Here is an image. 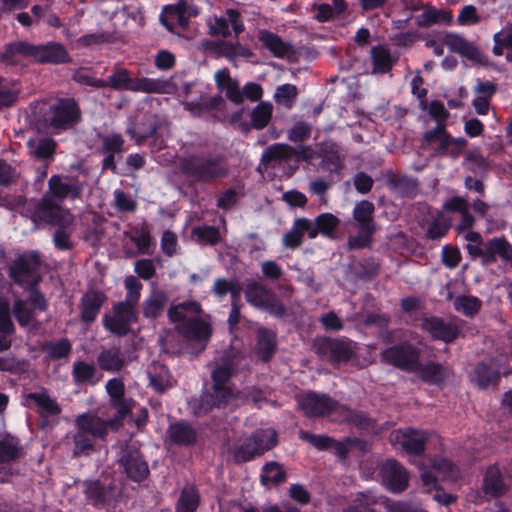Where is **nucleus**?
I'll use <instances>...</instances> for the list:
<instances>
[{
	"label": "nucleus",
	"mask_w": 512,
	"mask_h": 512,
	"mask_svg": "<svg viewBox=\"0 0 512 512\" xmlns=\"http://www.w3.org/2000/svg\"><path fill=\"white\" fill-rule=\"evenodd\" d=\"M83 184L78 180L61 175H52L48 181V190L37 203L33 212V220L44 221L53 225H69L73 216L69 210L62 207L66 198L81 197Z\"/></svg>",
	"instance_id": "nucleus-1"
},
{
	"label": "nucleus",
	"mask_w": 512,
	"mask_h": 512,
	"mask_svg": "<svg viewBox=\"0 0 512 512\" xmlns=\"http://www.w3.org/2000/svg\"><path fill=\"white\" fill-rule=\"evenodd\" d=\"M169 320L184 337L201 344L204 349L212 335L210 316L205 314L201 305L194 300L172 305L168 311Z\"/></svg>",
	"instance_id": "nucleus-2"
},
{
	"label": "nucleus",
	"mask_w": 512,
	"mask_h": 512,
	"mask_svg": "<svg viewBox=\"0 0 512 512\" xmlns=\"http://www.w3.org/2000/svg\"><path fill=\"white\" fill-rule=\"evenodd\" d=\"M2 58L8 64H17L25 58L51 64L65 63L70 59L67 50L60 43L31 45L23 41L7 45Z\"/></svg>",
	"instance_id": "nucleus-3"
},
{
	"label": "nucleus",
	"mask_w": 512,
	"mask_h": 512,
	"mask_svg": "<svg viewBox=\"0 0 512 512\" xmlns=\"http://www.w3.org/2000/svg\"><path fill=\"white\" fill-rule=\"evenodd\" d=\"M321 159L319 169L323 172L341 176L345 169L346 153L343 148L335 142L326 141L320 144L318 152L310 146L297 144L290 146V159L297 161H311L315 157Z\"/></svg>",
	"instance_id": "nucleus-4"
},
{
	"label": "nucleus",
	"mask_w": 512,
	"mask_h": 512,
	"mask_svg": "<svg viewBox=\"0 0 512 512\" xmlns=\"http://www.w3.org/2000/svg\"><path fill=\"white\" fill-rule=\"evenodd\" d=\"M182 172L193 181L216 182L229 174V165L220 155H193L181 160Z\"/></svg>",
	"instance_id": "nucleus-5"
},
{
	"label": "nucleus",
	"mask_w": 512,
	"mask_h": 512,
	"mask_svg": "<svg viewBox=\"0 0 512 512\" xmlns=\"http://www.w3.org/2000/svg\"><path fill=\"white\" fill-rule=\"evenodd\" d=\"M299 437L319 451H332L342 463L348 460L349 454L354 450H358L362 455L368 451L367 442L358 437H345L338 441L332 437L313 434L305 430L299 431Z\"/></svg>",
	"instance_id": "nucleus-6"
},
{
	"label": "nucleus",
	"mask_w": 512,
	"mask_h": 512,
	"mask_svg": "<svg viewBox=\"0 0 512 512\" xmlns=\"http://www.w3.org/2000/svg\"><path fill=\"white\" fill-rule=\"evenodd\" d=\"M316 353L333 366L350 362L356 355V343L347 337H322L315 343Z\"/></svg>",
	"instance_id": "nucleus-7"
},
{
	"label": "nucleus",
	"mask_w": 512,
	"mask_h": 512,
	"mask_svg": "<svg viewBox=\"0 0 512 512\" xmlns=\"http://www.w3.org/2000/svg\"><path fill=\"white\" fill-rule=\"evenodd\" d=\"M420 356L421 350L409 342L392 345L381 352L384 363L409 373L416 372Z\"/></svg>",
	"instance_id": "nucleus-8"
},
{
	"label": "nucleus",
	"mask_w": 512,
	"mask_h": 512,
	"mask_svg": "<svg viewBox=\"0 0 512 512\" xmlns=\"http://www.w3.org/2000/svg\"><path fill=\"white\" fill-rule=\"evenodd\" d=\"M80 118L77 104L71 99L60 100L50 106L45 116L47 128L53 133L72 128Z\"/></svg>",
	"instance_id": "nucleus-9"
},
{
	"label": "nucleus",
	"mask_w": 512,
	"mask_h": 512,
	"mask_svg": "<svg viewBox=\"0 0 512 512\" xmlns=\"http://www.w3.org/2000/svg\"><path fill=\"white\" fill-rule=\"evenodd\" d=\"M41 260L37 252L20 255L10 267V276L20 285H36L40 281Z\"/></svg>",
	"instance_id": "nucleus-10"
},
{
	"label": "nucleus",
	"mask_w": 512,
	"mask_h": 512,
	"mask_svg": "<svg viewBox=\"0 0 512 512\" xmlns=\"http://www.w3.org/2000/svg\"><path fill=\"white\" fill-rule=\"evenodd\" d=\"M428 439V432L412 427L397 429L390 434L391 443L399 445L410 456H422Z\"/></svg>",
	"instance_id": "nucleus-11"
},
{
	"label": "nucleus",
	"mask_w": 512,
	"mask_h": 512,
	"mask_svg": "<svg viewBox=\"0 0 512 512\" xmlns=\"http://www.w3.org/2000/svg\"><path fill=\"white\" fill-rule=\"evenodd\" d=\"M297 402L306 416L315 418L329 416L341 406L337 400L329 395L318 394L313 391L297 396Z\"/></svg>",
	"instance_id": "nucleus-12"
},
{
	"label": "nucleus",
	"mask_w": 512,
	"mask_h": 512,
	"mask_svg": "<svg viewBox=\"0 0 512 512\" xmlns=\"http://www.w3.org/2000/svg\"><path fill=\"white\" fill-rule=\"evenodd\" d=\"M421 330L429 334L432 340L453 343L461 334V327L455 322H447L442 317L426 316L421 319Z\"/></svg>",
	"instance_id": "nucleus-13"
},
{
	"label": "nucleus",
	"mask_w": 512,
	"mask_h": 512,
	"mask_svg": "<svg viewBox=\"0 0 512 512\" xmlns=\"http://www.w3.org/2000/svg\"><path fill=\"white\" fill-rule=\"evenodd\" d=\"M231 368L228 365L217 367L212 372L213 392L203 396L202 401L212 406L220 407L229 403L234 394L229 385Z\"/></svg>",
	"instance_id": "nucleus-14"
},
{
	"label": "nucleus",
	"mask_w": 512,
	"mask_h": 512,
	"mask_svg": "<svg viewBox=\"0 0 512 512\" xmlns=\"http://www.w3.org/2000/svg\"><path fill=\"white\" fill-rule=\"evenodd\" d=\"M244 110L234 113L231 123L236 125L242 132L248 133L251 129L261 130L265 128L272 118L273 105L269 102H260L250 113V122L242 119Z\"/></svg>",
	"instance_id": "nucleus-15"
},
{
	"label": "nucleus",
	"mask_w": 512,
	"mask_h": 512,
	"mask_svg": "<svg viewBox=\"0 0 512 512\" xmlns=\"http://www.w3.org/2000/svg\"><path fill=\"white\" fill-rule=\"evenodd\" d=\"M380 473L382 481L389 491L400 493L408 487V471L397 460L387 459L382 464Z\"/></svg>",
	"instance_id": "nucleus-16"
},
{
	"label": "nucleus",
	"mask_w": 512,
	"mask_h": 512,
	"mask_svg": "<svg viewBox=\"0 0 512 512\" xmlns=\"http://www.w3.org/2000/svg\"><path fill=\"white\" fill-rule=\"evenodd\" d=\"M245 297L253 306L264 309L276 316H282L285 312L284 306L279 303L275 296L258 283H251L247 286Z\"/></svg>",
	"instance_id": "nucleus-17"
},
{
	"label": "nucleus",
	"mask_w": 512,
	"mask_h": 512,
	"mask_svg": "<svg viewBox=\"0 0 512 512\" xmlns=\"http://www.w3.org/2000/svg\"><path fill=\"white\" fill-rule=\"evenodd\" d=\"M134 308L127 304L118 303L114 306L112 316H104L103 323L111 333L122 336L129 332L130 324L136 321Z\"/></svg>",
	"instance_id": "nucleus-18"
},
{
	"label": "nucleus",
	"mask_w": 512,
	"mask_h": 512,
	"mask_svg": "<svg viewBox=\"0 0 512 512\" xmlns=\"http://www.w3.org/2000/svg\"><path fill=\"white\" fill-rule=\"evenodd\" d=\"M119 462L127 476L133 481H142L149 474V468L146 461L136 449H124Z\"/></svg>",
	"instance_id": "nucleus-19"
},
{
	"label": "nucleus",
	"mask_w": 512,
	"mask_h": 512,
	"mask_svg": "<svg viewBox=\"0 0 512 512\" xmlns=\"http://www.w3.org/2000/svg\"><path fill=\"white\" fill-rule=\"evenodd\" d=\"M75 425L81 433L101 439L107 434L108 428L114 425V420L106 421L93 413H84L76 418Z\"/></svg>",
	"instance_id": "nucleus-20"
},
{
	"label": "nucleus",
	"mask_w": 512,
	"mask_h": 512,
	"mask_svg": "<svg viewBox=\"0 0 512 512\" xmlns=\"http://www.w3.org/2000/svg\"><path fill=\"white\" fill-rule=\"evenodd\" d=\"M227 17H213L208 20L209 32L212 36L226 37L230 34L229 24H231L235 35H239L243 29V23L240 15L235 10H228Z\"/></svg>",
	"instance_id": "nucleus-21"
},
{
	"label": "nucleus",
	"mask_w": 512,
	"mask_h": 512,
	"mask_svg": "<svg viewBox=\"0 0 512 512\" xmlns=\"http://www.w3.org/2000/svg\"><path fill=\"white\" fill-rule=\"evenodd\" d=\"M24 405L36 408L41 417H51L60 414L61 407L57 401L46 392H34L25 395Z\"/></svg>",
	"instance_id": "nucleus-22"
},
{
	"label": "nucleus",
	"mask_w": 512,
	"mask_h": 512,
	"mask_svg": "<svg viewBox=\"0 0 512 512\" xmlns=\"http://www.w3.org/2000/svg\"><path fill=\"white\" fill-rule=\"evenodd\" d=\"M486 265L495 263L498 258L512 263V244L504 237H493L485 242Z\"/></svg>",
	"instance_id": "nucleus-23"
},
{
	"label": "nucleus",
	"mask_w": 512,
	"mask_h": 512,
	"mask_svg": "<svg viewBox=\"0 0 512 512\" xmlns=\"http://www.w3.org/2000/svg\"><path fill=\"white\" fill-rule=\"evenodd\" d=\"M445 44L451 52L459 54L461 57L466 58L474 63H481V52L477 46L472 42L466 40L463 36L458 34H447Z\"/></svg>",
	"instance_id": "nucleus-24"
},
{
	"label": "nucleus",
	"mask_w": 512,
	"mask_h": 512,
	"mask_svg": "<svg viewBox=\"0 0 512 512\" xmlns=\"http://www.w3.org/2000/svg\"><path fill=\"white\" fill-rule=\"evenodd\" d=\"M111 403L117 409V420H122L131 410L132 401L124 398V383L121 379H110L106 384Z\"/></svg>",
	"instance_id": "nucleus-25"
},
{
	"label": "nucleus",
	"mask_w": 512,
	"mask_h": 512,
	"mask_svg": "<svg viewBox=\"0 0 512 512\" xmlns=\"http://www.w3.org/2000/svg\"><path fill=\"white\" fill-rule=\"evenodd\" d=\"M415 373L419 374L423 382L435 386H442L449 377V369L434 361L424 364L419 361Z\"/></svg>",
	"instance_id": "nucleus-26"
},
{
	"label": "nucleus",
	"mask_w": 512,
	"mask_h": 512,
	"mask_svg": "<svg viewBox=\"0 0 512 512\" xmlns=\"http://www.w3.org/2000/svg\"><path fill=\"white\" fill-rule=\"evenodd\" d=\"M105 301L106 295L103 292L87 291L81 298V320L86 323L93 322Z\"/></svg>",
	"instance_id": "nucleus-27"
},
{
	"label": "nucleus",
	"mask_w": 512,
	"mask_h": 512,
	"mask_svg": "<svg viewBox=\"0 0 512 512\" xmlns=\"http://www.w3.org/2000/svg\"><path fill=\"white\" fill-rule=\"evenodd\" d=\"M483 490L485 494L493 497H500L509 490L502 472L496 465L487 468L483 479Z\"/></svg>",
	"instance_id": "nucleus-28"
},
{
	"label": "nucleus",
	"mask_w": 512,
	"mask_h": 512,
	"mask_svg": "<svg viewBox=\"0 0 512 512\" xmlns=\"http://www.w3.org/2000/svg\"><path fill=\"white\" fill-rule=\"evenodd\" d=\"M167 435L170 442L177 445H191L197 439V431L188 423L179 421L169 426Z\"/></svg>",
	"instance_id": "nucleus-29"
},
{
	"label": "nucleus",
	"mask_w": 512,
	"mask_h": 512,
	"mask_svg": "<svg viewBox=\"0 0 512 512\" xmlns=\"http://www.w3.org/2000/svg\"><path fill=\"white\" fill-rule=\"evenodd\" d=\"M452 20L453 14L450 10L436 9L433 6H428L421 15L417 16V25L421 28H428L438 23L450 25Z\"/></svg>",
	"instance_id": "nucleus-30"
},
{
	"label": "nucleus",
	"mask_w": 512,
	"mask_h": 512,
	"mask_svg": "<svg viewBox=\"0 0 512 512\" xmlns=\"http://www.w3.org/2000/svg\"><path fill=\"white\" fill-rule=\"evenodd\" d=\"M134 80L130 77L126 69H117L108 80H94L88 82L90 86L94 87H111L115 90H132Z\"/></svg>",
	"instance_id": "nucleus-31"
},
{
	"label": "nucleus",
	"mask_w": 512,
	"mask_h": 512,
	"mask_svg": "<svg viewBox=\"0 0 512 512\" xmlns=\"http://www.w3.org/2000/svg\"><path fill=\"white\" fill-rule=\"evenodd\" d=\"M168 297L165 292L153 288L143 302V315L155 319L160 316L167 304Z\"/></svg>",
	"instance_id": "nucleus-32"
},
{
	"label": "nucleus",
	"mask_w": 512,
	"mask_h": 512,
	"mask_svg": "<svg viewBox=\"0 0 512 512\" xmlns=\"http://www.w3.org/2000/svg\"><path fill=\"white\" fill-rule=\"evenodd\" d=\"M375 206L368 200L357 202L353 209V219L357 222L358 228L376 229L374 221Z\"/></svg>",
	"instance_id": "nucleus-33"
},
{
	"label": "nucleus",
	"mask_w": 512,
	"mask_h": 512,
	"mask_svg": "<svg viewBox=\"0 0 512 512\" xmlns=\"http://www.w3.org/2000/svg\"><path fill=\"white\" fill-rule=\"evenodd\" d=\"M27 146L30 155L39 160H51L56 149V143L51 138H32Z\"/></svg>",
	"instance_id": "nucleus-34"
},
{
	"label": "nucleus",
	"mask_w": 512,
	"mask_h": 512,
	"mask_svg": "<svg viewBox=\"0 0 512 512\" xmlns=\"http://www.w3.org/2000/svg\"><path fill=\"white\" fill-rule=\"evenodd\" d=\"M340 220L331 213H321L314 219V228L310 232V239L316 238L319 234L331 237L338 228Z\"/></svg>",
	"instance_id": "nucleus-35"
},
{
	"label": "nucleus",
	"mask_w": 512,
	"mask_h": 512,
	"mask_svg": "<svg viewBox=\"0 0 512 512\" xmlns=\"http://www.w3.org/2000/svg\"><path fill=\"white\" fill-rule=\"evenodd\" d=\"M438 142L439 145L436 149V154L438 156H449L453 159L458 158L468 144L465 138H453L451 134L445 135V137L438 140Z\"/></svg>",
	"instance_id": "nucleus-36"
},
{
	"label": "nucleus",
	"mask_w": 512,
	"mask_h": 512,
	"mask_svg": "<svg viewBox=\"0 0 512 512\" xmlns=\"http://www.w3.org/2000/svg\"><path fill=\"white\" fill-rule=\"evenodd\" d=\"M371 62L375 74H386L392 70L395 60L388 49L377 45L371 48Z\"/></svg>",
	"instance_id": "nucleus-37"
},
{
	"label": "nucleus",
	"mask_w": 512,
	"mask_h": 512,
	"mask_svg": "<svg viewBox=\"0 0 512 512\" xmlns=\"http://www.w3.org/2000/svg\"><path fill=\"white\" fill-rule=\"evenodd\" d=\"M340 409L345 412L344 420L360 430H374L377 426L376 420L364 411L351 409L346 405H341Z\"/></svg>",
	"instance_id": "nucleus-38"
},
{
	"label": "nucleus",
	"mask_w": 512,
	"mask_h": 512,
	"mask_svg": "<svg viewBox=\"0 0 512 512\" xmlns=\"http://www.w3.org/2000/svg\"><path fill=\"white\" fill-rule=\"evenodd\" d=\"M230 454L236 462H247L259 456L251 436L240 439L230 450Z\"/></svg>",
	"instance_id": "nucleus-39"
},
{
	"label": "nucleus",
	"mask_w": 512,
	"mask_h": 512,
	"mask_svg": "<svg viewBox=\"0 0 512 512\" xmlns=\"http://www.w3.org/2000/svg\"><path fill=\"white\" fill-rule=\"evenodd\" d=\"M98 364L101 369L109 372H117L121 370L125 364L118 348H109L103 350L98 356Z\"/></svg>",
	"instance_id": "nucleus-40"
},
{
	"label": "nucleus",
	"mask_w": 512,
	"mask_h": 512,
	"mask_svg": "<svg viewBox=\"0 0 512 512\" xmlns=\"http://www.w3.org/2000/svg\"><path fill=\"white\" fill-rule=\"evenodd\" d=\"M474 377L477 385L486 389L489 386H496L500 381V373L484 362L478 363L474 368Z\"/></svg>",
	"instance_id": "nucleus-41"
},
{
	"label": "nucleus",
	"mask_w": 512,
	"mask_h": 512,
	"mask_svg": "<svg viewBox=\"0 0 512 512\" xmlns=\"http://www.w3.org/2000/svg\"><path fill=\"white\" fill-rule=\"evenodd\" d=\"M73 377L77 383L95 384L100 380L95 366L82 361L74 364Z\"/></svg>",
	"instance_id": "nucleus-42"
},
{
	"label": "nucleus",
	"mask_w": 512,
	"mask_h": 512,
	"mask_svg": "<svg viewBox=\"0 0 512 512\" xmlns=\"http://www.w3.org/2000/svg\"><path fill=\"white\" fill-rule=\"evenodd\" d=\"M259 456L277 444V434L272 428L259 429L251 435Z\"/></svg>",
	"instance_id": "nucleus-43"
},
{
	"label": "nucleus",
	"mask_w": 512,
	"mask_h": 512,
	"mask_svg": "<svg viewBox=\"0 0 512 512\" xmlns=\"http://www.w3.org/2000/svg\"><path fill=\"white\" fill-rule=\"evenodd\" d=\"M13 315L19 325L28 329H37L38 323L34 318L33 311L27 306L23 300H16L13 305Z\"/></svg>",
	"instance_id": "nucleus-44"
},
{
	"label": "nucleus",
	"mask_w": 512,
	"mask_h": 512,
	"mask_svg": "<svg viewBox=\"0 0 512 512\" xmlns=\"http://www.w3.org/2000/svg\"><path fill=\"white\" fill-rule=\"evenodd\" d=\"M276 349V337L271 331L259 329L257 352L263 360H268Z\"/></svg>",
	"instance_id": "nucleus-45"
},
{
	"label": "nucleus",
	"mask_w": 512,
	"mask_h": 512,
	"mask_svg": "<svg viewBox=\"0 0 512 512\" xmlns=\"http://www.w3.org/2000/svg\"><path fill=\"white\" fill-rule=\"evenodd\" d=\"M482 302L479 298L470 295H460L454 300L453 306L457 312L467 317H473L481 309Z\"/></svg>",
	"instance_id": "nucleus-46"
},
{
	"label": "nucleus",
	"mask_w": 512,
	"mask_h": 512,
	"mask_svg": "<svg viewBox=\"0 0 512 512\" xmlns=\"http://www.w3.org/2000/svg\"><path fill=\"white\" fill-rule=\"evenodd\" d=\"M161 23L170 31H173L176 24L184 27L187 20L180 6H166L160 16Z\"/></svg>",
	"instance_id": "nucleus-47"
},
{
	"label": "nucleus",
	"mask_w": 512,
	"mask_h": 512,
	"mask_svg": "<svg viewBox=\"0 0 512 512\" xmlns=\"http://www.w3.org/2000/svg\"><path fill=\"white\" fill-rule=\"evenodd\" d=\"M355 500L365 512H385L388 508L384 498L377 497L371 492H361Z\"/></svg>",
	"instance_id": "nucleus-48"
},
{
	"label": "nucleus",
	"mask_w": 512,
	"mask_h": 512,
	"mask_svg": "<svg viewBox=\"0 0 512 512\" xmlns=\"http://www.w3.org/2000/svg\"><path fill=\"white\" fill-rule=\"evenodd\" d=\"M259 40L276 57H283L287 52L286 44L275 34L262 30L259 32Z\"/></svg>",
	"instance_id": "nucleus-49"
},
{
	"label": "nucleus",
	"mask_w": 512,
	"mask_h": 512,
	"mask_svg": "<svg viewBox=\"0 0 512 512\" xmlns=\"http://www.w3.org/2000/svg\"><path fill=\"white\" fill-rule=\"evenodd\" d=\"M199 502L197 491L193 487L183 489L176 506V512H195Z\"/></svg>",
	"instance_id": "nucleus-50"
},
{
	"label": "nucleus",
	"mask_w": 512,
	"mask_h": 512,
	"mask_svg": "<svg viewBox=\"0 0 512 512\" xmlns=\"http://www.w3.org/2000/svg\"><path fill=\"white\" fill-rule=\"evenodd\" d=\"M19 455V444L14 437L7 436L0 440V464L13 461Z\"/></svg>",
	"instance_id": "nucleus-51"
},
{
	"label": "nucleus",
	"mask_w": 512,
	"mask_h": 512,
	"mask_svg": "<svg viewBox=\"0 0 512 512\" xmlns=\"http://www.w3.org/2000/svg\"><path fill=\"white\" fill-rule=\"evenodd\" d=\"M168 84L166 82L150 79L140 78L133 82L132 91H140L145 93H164Z\"/></svg>",
	"instance_id": "nucleus-52"
},
{
	"label": "nucleus",
	"mask_w": 512,
	"mask_h": 512,
	"mask_svg": "<svg viewBox=\"0 0 512 512\" xmlns=\"http://www.w3.org/2000/svg\"><path fill=\"white\" fill-rule=\"evenodd\" d=\"M97 438H92L87 433H81V431L77 430L76 434L74 435V450L73 454L75 456L77 455H88L90 454L94 448H95V440Z\"/></svg>",
	"instance_id": "nucleus-53"
},
{
	"label": "nucleus",
	"mask_w": 512,
	"mask_h": 512,
	"mask_svg": "<svg viewBox=\"0 0 512 512\" xmlns=\"http://www.w3.org/2000/svg\"><path fill=\"white\" fill-rule=\"evenodd\" d=\"M358 234L355 236H350L348 238V247L351 250H358L369 247L372 243V237L376 232V229H367L358 228Z\"/></svg>",
	"instance_id": "nucleus-54"
},
{
	"label": "nucleus",
	"mask_w": 512,
	"mask_h": 512,
	"mask_svg": "<svg viewBox=\"0 0 512 512\" xmlns=\"http://www.w3.org/2000/svg\"><path fill=\"white\" fill-rule=\"evenodd\" d=\"M124 283L127 289V295L125 301L120 303L127 304L134 308L139 301L142 284L134 276L126 277Z\"/></svg>",
	"instance_id": "nucleus-55"
},
{
	"label": "nucleus",
	"mask_w": 512,
	"mask_h": 512,
	"mask_svg": "<svg viewBox=\"0 0 512 512\" xmlns=\"http://www.w3.org/2000/svg\"><path fill=\"white\" fill-rule=\"evenodd\" d=\"M260 478L263 484H278L284 481L285 475L278 464L268 463L263 467Z\"/></svg>",
	"instance_id": "nucleus-56"
},
{
	"label": "nucleus",
	"mask_w": 512,
	"mask_h": 512,
	"mask_svg": "<svg viewBox=\"0 0 512 512\" xmlns=\"http://www.w3.org/2000/svg\"><path fill=\"white\" fill-rule=\"evenodd\" d=\"M192 235L200 242L216 244L220 241L219 230L213 226H199L192 230Z\"/></svg>",
	"instance_id": "nucleus-57"
},
{
	"label": "nucleus",
	"mask_w": 512,
	"mask_h": 512,
	"mask_svg": "<svg viewBox=\"0 0 512 512\" xmlns=\"http://www.w3.org/2000/svg\"><path fill=\"white\" fill-rule=\"evenodd\" d=\"M462 255L457 246L444 245L441 251V261L449 269L456 268L461 262Z\"/></svg>",
	"instance_id": "nucleus-58"
},
{
	"label": "nucleus",
	"mask_w": 512,
	"mask_h": 512,
	"mask_svg": "<svg viewBox=\"0 0 512 512\" xmlns=\"http://www.w3.org/2000/svg\"><path fill=\"white\" fill-rule=\"evenodd\" d=\"M220 52L226 58L231 60L238 57L248 58L252 55L249 49L243 47L239 43L222 42L220 44Z\"/></svg>",
	"instance_id": "nucleus-59"
},
{
	"label": "nucleus",
	"mask_w": 512,
	"mask_h": 512,
	"mask_svg": "<svg viewBox=\"0 0 512 512\" xmlns=\"http://www.w3.org/2000/svg\"><path fill=\"white\" fill-rule=\"evenodd\" d=\"M450 225L441 218L434 219L426 230V238L429 240H440L445 237L449 231Z\"/></svg>",
	"instance_id": "nucleus-60"
},
{
	"label": "nucleus",
	"mask_w": 512,
	"mask_h": 512,
	"mask_svg": "<svg viewBox=\"0 0 512 512\" xmlns=\"http://www.w3.org/2000/svg\"><path fill=\"white\" fill-rule=\"evenodd\" d=\"M18 90L9 81L0 79V109L11 106L17 97Z\"/></svg>",
	"instance_id": "nucleus-61"
},
{
	"label": "nucleus",
	"mask_w": 512,
	"mask_h": 512,
	"mask_svg": "<svg viewBox=\"0 0 512 512\" xmlns=\"http://www.w3.org/2000/svg\"><path fill=\"white\" fill-rule=\"evenodd\" d=\"M45 352L53 359H59L67 356L71 351V344L67 339H61L57 342H50L44 346Z\"/></svg>",
	"instance_id": "nucleus-62"
},
{
	"label": "nucleus",
	"mask_w": 512,
	"mask_h": 512,
	"mask_svg": "<svg viewBox=\"0 0 512 512\" xmlns=\"http://www.w3.org/2000/svg\"><path fill=\"white\" fill-rule=\"evenodd\" d=\"M114 202L116 209L122 212H133L137 207L136 201L122 190L114 191Z\"/></svg>",
	"instance_id": "nucleus-63"
},
{
	"label": "nucleus",
	"mask_w": 512,
	"mask_h": 512,
	"mask_svg": "<svg viewBox=\"0 0 512 512\" xmlns=\"http://www.w3.org/2000/svg\"><path fill=\"white\" fill-rule=\"evenodd\" d=\"M160 245L162 252L166 256L172 257L175 255L178 248V239L176 234L170 230H165L162 234Z\"/></svg>",
	"instance_id": "nucleus-64"
}]
</instances>
